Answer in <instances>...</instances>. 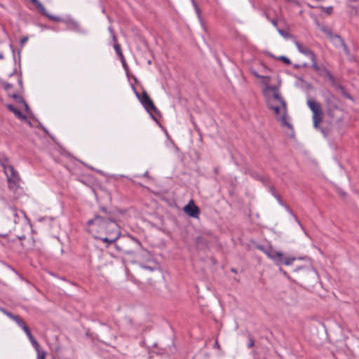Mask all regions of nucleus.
<instances>
[{
    "mask_svg": "<svg viewBox=\"0 0 359 359\" xmlns=\"http://www.w3.org/2000/svg\"><path fill=\"white\" fill-rule=\"evenodd\" d=\"M330 40L336 47H341L344 43L341 37L336 34Z\"/></svg>",
    "mask_w": 359,
    "mask_h": 359,
    "instance_id": "18",
    "label": "nucleus"
},
{
    "mask_svg": "<svg viewBox=\"0 0 359 359\" xmlns=\"http://www.w3.org/2000/svg\"><path fill=\"white\" fill-rule=\"evenodd\" d=\"M22 330H24V332H25V334H26V335L27 336L28 338L30 337V335H32L31 332H30V330H29V328L28 327L27 325L26 327H23Z\"/></svg>",
    "mask_w": 359,
    "mask_h": 359,
    "instance_id": "33",
    "label": "nucleus"
},
{
    "mask_svg": "<svg viewBox=\"0 0 359 359\" xmlns=\"http://www.w3.org/2000/svg\"><path fill=\"white\" fill-rule=\"evenodd\" d=\"M0 165L2 166L4 169V172H6V169L7 167H12L13 165L9 164L8 159L6 157H2L0 158Z\"/></svg>",
    "mask_w": 359,
    "mask_h": 359,
    "instance_id": "22",
    "label": "nucleus"
},
{
    "mask_svg": "<svg viewBox=\"0 0 359 359\" xmlns=\"http://www.w3.org/2000/svg\"><path fill=\"white\" fill-rule=\"evenodd\" d=\"M6 107L9 111H12L19 119H26V116L22 114V113L20 110L17 109L13 104H7Z\"/></svg>",
    "mask_w": 359,
    "mask_h": 359,
    "instance_id": "16",
    "label": "nucleus"
},
{
    "mask_svg": "<svg viewBox=\"0 0 359 359\" xmlns=\"http://www.w3.org/2000/svg\"><path fill=\"white\" fill-rule=\"evenodd\" d=\"M127 320L129 323H132V320L130 318H127Z\"/></svg>",
    "mask_w": 359,
    "mask_h": 359,
    "instance_id": "45",
    "label": "nucleus"
},
{
    "mask_svg": "<svg viewBox=\"0 0 359 359\" xmlns=\"http://www.w3.org/2000/svg\"><path fill=\"white\" fill-rule=\"evenodd\" d=\"M256 248L263 252L269 258L273 260L276 264H280L283 261V254L280 252L276 251L271 246L265 247L257 245Z\"/></svg>",
    "mask_w": 359,
    "mask_h": 359,
    "instance_id": "7",
    "label": "nucleus"
},
{
    "mask_svg": "<svg viewBox=\"0 0 359 359\" xmlns=\"http://www.w3.org/2000/svg\"><path fill=\"white\" fill-rule=\"evenodd\" d=\"M4 173L6 175L9 189L15 192L20 187V178L18 172L12 166L7 167Z\"/></svg>",
    "mask_w": 359,
    "mask_h": 359,
    "instance_id": "6",
    "label": "nucleus"
},
{
    "mask_svg": "<svg viewBox=\"0 0 359 359\" xmlns=\"http://www.w3.org/2000/svg\"><path fill=\"white\" fill-rule=\"evenodd\" d=\"M248 343L247 344L248 348H250L255 346V339L250 334H248Z\"/></svg>",
    "mask_w": 359,
    "mask_h": 359,
    "instance_id": "25",
    "label": "nucleus"
},
{
    "mask_svg": "<svg viewBox=\"0 0 359 359\" xmlns=\"http://www.w3.org/2000/svg\"><path fill=\"white\" fill-rule=\"evenodd\" d=\"M278 60L283 61L286 65H290L291 64L290 60L288 57H287L286 56H283H283H280L278 57Z\"/></svg>",
    "mask_w": 359,
    "mask_h": 359,
    "instance_id": "30",
    "label": "nucleus"
},
{
    "mask_svg": "<svg viewBox=\"0 0 359 359\" xmlns=\"http://www.w3.org/2000/svg\"><path fill=\"white\" fill-rule=\"evenodd\" d=\"M341 47L343 48L344 50V53H346V55L347 56H350L351 54H350V51L347 47V46L345 44V43H344V45H342Z\"/></svg>",
    "mask_w": 359,
    "mask_h": 359,
    "instance_id": "34",
    "label": "nucleus"
},
{
    "mask_svg": "<svg viewBox=\"0 0 359 359\" xmlns=\"http://www.w3.org/2000/svg\"><path fill=\"white\" fill-rule=\"evenodd\" d=\"M274 104H278V105H280V104H278V102H274Z\"/></svg>",
    "mask_w": 359,
    "mask_h": 359,
    "instance_id": "52",
    "label": "nucleus"
},
{
    "mask_svg": "<svg viewBox=\"0 0 359 359\" xmlns=\"http://www.w3.org/2000/svg\"><path fill=\"white\" fill-rule=\"evenodd\" d=\"M9 210L12 213L13 222L15 224H18L20 222V219L22 217L27 218L26 214L23 211H20V214L18 212V210L14 206H9Z\"/></svg>",
    "mask_w": 359,
    "mask_h": 359,
    "instance_id": "14",
    "label": "nucleus"
},
{
    "mask_svg": "<svg viewBox=\"0 0 359 359\" xmlns=\"http://www.w3.org/2000/svg\"><path fill=\"white\" fill-rule=\"evenodd\" d=\"M302 66H303L304 67H308V65H307L306 63H304V64H303V65H302Z\"/></svg>",
    "mask_w": 359,
    "mask_h": 359,
    "instance_id": "47",
    "label": "nucleus"
},
{
    "mask_svg": "<svg viewBox=\"0 0 359 359\" xmlns=\"http://www.w3.org/2000/svg\"><path fill=\"white\" fill-rule=\"evenodd\" d=\"M87 230L95 238L107 243H115L120 236L118 224L115 221L113 214L102 207L93 219L87 222Z\"/></svg>",
    "mask_w": 359,
    "mask_h": 359,
    "instance_id": "1",
    "label": "nucleus"
},
{
    "mask_svg": "<svg viewBox=\"0 0 359 359\" xmlns=\"http://www.w3.org/2000/svg\"><path fill=\"white\" fill-rule=\"evenodd\" d=\"M15 72V70L13 72L11 73V74H9V76H12Z\"/></svg>",
    "mask_w": 359,
    "mask_h": 359,
    "instance_id": "50",
    "label": "nucleus"
},
{
    "mask_svg": "<svg viewBox=\"0 0 359 359\" xmlns=\"http://www.w3.org/2000/svg\"><path fill=\"white\" fill-rule=\"evenodd\" d=\"M3 58H4V55H3V54H2V53H0V59L1 60V59H3Z\"/></svg>",
    "mask_w": 359,
    "mask_h": 359,
    "instance_id": "46",
    "label": "nucleus"
},
{
    "mask_svg": "<svg viewBox=\"0 0 359 359\" xmlns=\"http://www.w3.org/2000/svg\"><path fill=\"white\" fill-rule=\"evenodd\" d=\"M267 89L271 90V91H272L273 93V96H275L276 95H280V94L278 92V88L277 86H267Z\"/></svg>",
    "mask_w": 359,
    "mask_h": 359,
    "instance_id": "26",
    "label": "nucleus"
},
{
    "mask_svg": "<svg viewBox=\"0 0 359 359\" xmlns=\"http://www.w3.org/2000/svg\"><path fill=\"white\" fill-rule=\"evenodd\" d=\"M262 72L266 74V72H270V69L266 67L264 65H262Z\"/></svg>",
    "mask_w": 359,
    "mask_h": 359,
    "instance_id": "36",
    "label": "nucleus"
},
{
    "mask_svg": "<svg viewBox=\"0 0 359 359\" xmlns=\"http://www.w3.org/2000/svg\"><path fill=\"white\" fill-rule=\"evenodd\" d=\"M295 260V258L294 257H287L283 259L281 262V264L283 262L285 265H290Z\"/></svg>",
    "mask_w": 359,
    "mask_h": 359,
    "instance_id": "29",
    "label": "nucleus"
},
{
    "mask_svg": "<svg viewBox=\"0 0 359 359\" xmlns=\"http://www.w3.org/2000/svg\"><path fill=\"white\" fill-rule=\"evenodd\" d=\"M306 103L313 113L312 119L313 127L315 128H318L319 124L322 122L323 118V112L321 104L313 99H309Z\"/></svg>",
    "mask_w": 359,
    "mask_h": 359,
    "instance_id": "4",
    "label": "nucleus"
},
{
    "mask_svg": "<svg viewBox=\"0 0 359 359\" xmlns=\"http://www.w3.org/2000/svg\"><path fill=\"white\" fill-rule=\"evenodd\" d=\"M252 74L258 79H262V83L266 85V86H269L270 81H271V76L269 75H260L255 70L251 69Z\"/></svg>",
    "mask_w": 359,
    "mask_h": 359,
    "instance_id": "15",
    "label": "nucleus"
},
{
    "mask_svg": "<svg viewBox=\"0 0 359 359\" xmlns=\"http://www.w3.org/2000/svg\"><path fill=\"white\" fill-rule=\"evenodd\" d=\"M135 95L144 109L151 115L152 118L157 121V119L153 114H159L160 111L154 105L147 91L144 90L142 95H140L137 91H135Z\"/></svg>",
    "mask_w": 359,
    "mask_h": 359,
    "instance_id": "5",
    "label": "nucleus"
},
{
    "mask_svg": "<svg viewBox=\"0 0 359 359\" xmlns=\"http://www.w3.org/2000/svg\"><path fill=\"white\" fill-rule=\"evenodd\" d=\"M8 95L12 97L18 103L22 104L25 102V100L22 97V96H21L18 94L13 93L11 95V94L8 93Z\"/></svg>",
    "mask_w": 359,
    "mask_h": 359,
    "instance_id": "23",
    "label": "nucleus"
},
{
    "mask_svg": "<svg viewBox=\"0 0 359 359\" xmlns=\"http://www.w3.org/2000/svg\"><path fill=\"white\" fill-rule=\"evenodd\" d=\"M31 344L35 348L36 351L41 348L40 345L36 340L34 341H32V343H31Z\"/></svg>",
    "mask_w": 359,
    "mask_h": 359,
    "instance_id": "35",
    "label": "nucleus"
},
{
    "mask_svg": "<svg viewBox=\"0 0 359 359\" xmlns=\"http://www.w3.org/2000/svg\"><path fill=\"white\" fill-rule=\"evenodd\" d=\"M295 46L297 50L304 55L309 57L312 63L316 60V57L315 53L308 47L302 46L299 42L295 41Z\"/></svg>",
    "mask_w": 359,
    "mask_h": 359,
    "instance_id": "12",
    "label": "nucleus"
},
{
    "mask_svg": "<svg viewBox=\"0 0 359 359\" xmlns=\"http://www.w3.org/2000/svg\"><path fill=\"white\" fill-rule=\"evenodd\" d=\"M112 38H113V41L115 42L114 45V50H115L116 54L118 55L119 58L123 57V53L121 50V45L119 43H116V38L114 34L112 35Z\"/></svg>",
    "mask_w": 359,
    "mask_h": 359,
    "instance_id": "19",
    "label": "nucleus"
},
{
    "mask_svg": "<svg viewBox=\"0 0 359 359\" xmlns=\"http://www.w3.org/2000/svg\"><path fill=\"white\" fill-rule=\"evenodd\" d=\"M22 121H25L29 126H32V123L29 120L27 119L26 117V119H22Z\"/></svg>",
    "mask_w": 359,
    "mask_h": 359,
    "instance_id": "41",
    "label": "nucleus"
},
{
    "mask_svg": "<svg viewBox=\"0 0 359 359\" xmlns=\"http://www.w3.org/2000/svg\"><path fill=\"white\" fill-rule=\"evenodd\" d=\"M312 68L322 77L325 79L330 81L332 82L334 81V78L330 71H329L323 65H318L317 64V61L316 60L312 63Z\"/></svg>",
    "mask_w": 359,
    "mask_h": 359,
    "instance_id": "9",
    "label": "nucleus"
},
{
    "mask_svg": "<svg viewBox=\"0 0 359 359\" xmlns=\"http://www.w3.org/2000/svg\"><path fill=\"white\" fill-rule=\"evenodd\" d=\"M269 191H270L271 195L277 199L278 203L280 205H283V202L281 200L280 196L277 193L275 187L272 185L269 186Z\"/></svg>",
    "mask_w": 359,
    "mask_h": 359,
    "instance_id": "20",
    "label": "nucleus"
},
{
    "mask_svg": "<svg viewBox=\"0 0 359 359\" xmlns=\"http://www.w3.org/2000/svg\"><path fill=\"white\" fill-rule=\"evenodd\" d=\"M19 238L21 240V239H22V238H25V236L19 237Z\"/></svg>",
    "mask_w": 359,
    "mask_h": 359,
    "instance_id": "53",
    "label": "nucleus"
},
{
    "mask_svg": "<svg viewBox=\"0 0 359 359\" xmlns=\"http://www.w3.org/2000/svg\"><path fill=\"white\" fill-rule=\"evenodd\" d=\"M18 83H19L20 86L22 85V78L20 76H18Z\"/></svg>",
    "mask_w": 359,
    "mask_h": 359,
    "instance_id": "43",
    "label": "nucleus"
},
{
    "mask_svg": "<svg viewBox=\"0 0 359 359\" xmlns=\"http://www.w3.org/2000/svg\"><path fill=\"white\" fill-rule=\"evenodd\" d=\"M39 12L53 22H60L62 19L58 16L52 15L47 13L46 9L39 0H31Z\"/></svg>",
    "mask_w": 359,
    "mask_h": 359,
    "instance_id": "10",
    "label": "nucleus"
},
{
    "mask_svg": "<svg viewBox=\"0 0 359 359\" xmlns=\"http://www.w3.org/2000/svg\"><path fill=\"white\" fill-rule=\"evenodd\" d=\"M37 352V359H45L46 355V352L41 348L36 351Z\"/></svg>",
    "mask_w": 359,
    "mask_h": 359,
    "instance_id": "27",
    "label": "nucleus"
},
{
    "mask_svg": "<svg viewBox=\"0 0 359 359\" xmlns=\"http://www.w3.org/2000/svg\"><path fill=\"white\" fill-rule=\"evenodd\" d=\"M214 347H216L217 348H220L219 344L217 340L215 341V344H214Z\"/></svg>",
    "mask_w": 359,
    "mask_h": 359,
    "instance_id": "40",
    "label": "nucleus"
},
{
    "mask_svg": "<svg viewBox=\"0 0 359 359\" xmlns=\"http://www.w3.org/2000/svg\"><path fill=\"white\" fill-rule=\"evenodd\" d=\"M67 24L69 29L78 32H81L82 31L80 25L75 20H69Z\"/></svg>",
    "mask_w": 359,
    "mask_h": 359,
    "instance_id": "17",
    "label": "nucleus"
},
{
    "mask_svg": "<svg viewBox=\"0 0 359 359\" xmlns=\"http://www.w3.org/2000/svg\"><path fill=\"white\" fill-rule=\"evenodd\" d=\"M28 39L27 37H24L21 39L20 42L22 44H24L25 43H26Z\"/></svg>",
    "mask_w": 359,
    "mask_h": 359,
    "instance_id": "39",
    "label": "nucleus"
},
{
    "mask_svg": "<svg viewBox=\"0 0 359 359\" xmlns=\"http://www.w3.org/2000/svg\"><path fill=\"white\" fill-rule=\"evenodd\" d=\"M3 86H4V88L8 92V93H9V90L12 88V84L9 83H7V82H4L3 83Z\"/></svg>",
    "mask_w": 359,
    "mask_h": 359,
    "instance_id": "32",
    "label": "nucleus"
},
{
    "mask_svg": "<svg viewBox=\"0 0 359 359\" xmlns=\"http://www.w3.org/2000/svg\"><path fill=\"white\" fill-rule=\"evenodd\" d=\"M346 97H348V99H351V97L349 95H346Z\"/></svg>",
    "mask_w": 359,
    "mask_h": 359,
    "instance_id": "48",
    "label": "nucleus"
},
{
    "mask_svg": "<svg viewBox=\"0 0 359 359\" xmlns=\"http://www.w3.org/2000/svg\"><path fill=\"white\" fill-rule=\"evenodd\" d=\"M119 59H120V60H121V63H122L123 67L124 68V69H125L126 72H128V65H127V63H126V60H125L124 56H123V57H120Z\"/></svg>",
    "mask_w": 359,
    "mask_h": 359,
    "instance_id": "31",
    "label": "nucleus"
},
{
    "mask_svg": "<svg viewBox=\"0 0 359 359\" xmlns=\"http://www.w3.org/2000/svg\"><path fill=\"white\" fill-rule=\"evenodd\" d=\"M267 105L269 109L274 111L277 120L280 121L283 126L289 128L292 126L287 122V105L281 95H276L275 96L269 97L267 100Z\"/></svg>",
    "mask_w": 359,
    "mask_h": 359,
    "instance_id": "2",
    "label": "nucleus"
},
{
    "mask_svg": "<svg viewBox=\"0 0 359 359\" xmlns=\"http://www.w3.org/2000/svg\"><path fill=\"white\" fill-rule=\"evenodd\" d=\"M327 104H328V109H327V114L330 116V117H332L334 115H333V111L334 109H337L338 107L336 104H332L331 102L330 101H327Z\"/></svg>",
    "mask_w": 359,
    "mask_h": 359,
    "instance_id": "21",
    "label": "nucleus"
},
{
    "mask_svg": "<svg viewBox=\"0 0 359 359\" xmlns=\"http://www.w3.org/2000/svg\"><path fill=\"white\" fill-rule=\"evenodd\" d=\"M116 250L123 254L132 255L137 252L141 248L140 242L133 237H123L115 244Z\"/></svg>",
    "mask_w": 359,
    "mask_h": 359,
    "instance_id": "3",
    "label": "nucleus"
},
{
    "mask_svg": "<svg viewBox=\"0 0 359 359\" xmlns=\"http://www.w3.org/2000/svg\"><path fill=\"white\" fill-rule=\"evenodd\" d=\"M278 32L285 39H290L292 37V35L285 30L278 29Z\"/></svg>",
    "mask_w": 359,
    "mask_h": 359,
    "instance_id": "24",
    "label": "nucleus"
},
{
    "mask_svg": "<svg viewBox=\"0 0 359 359\" xmlns=\"http://www.w3.org/2000/svg\"><path fill=\"white\" fill-rule=\"evenodd\" d=\"M322 31L326 34L329 39H330L335 34H333L330 29L325 27H323Z\"/></svg>",
    "mask_w": 359,
    "mask_h": 359,
    "instance_id": "28",
    "label": "nucleus"
},
{
    "mask_svg": "<svg viewBox=\"0 0 359 359\" xmlns=\"http://www.w3.org/2000/svg\"><path fill=\"white\" fill-rule=\"evenodd\" d=\"M295 219L300 224V222H299V221L298 220V219L297 217L295 218Z\"/></svg>",
    "mask_w": 359,
    "mask_h": 359,
    "instance_id": "51",
    "label": "nucleus"
},
{
    "mask_svg": "<svg viewBox=\"0 0 359 359\" xmlns=\"http://www.w3.org/2000/svg\"><path fill=\"white\" fill-rule=\"evenodd\" d=\"M271 22H272V24H273L275 27H276V26H277V21H276V20H273L271 21Z\"/></svg>",
    "mask_w": 359,
    "mask_h": 359,
    "instance_id": "44",
    "label": "nucleus"
},
{
    "mask_svg": "<svg viewBox=\"0 0 359 359\" xmlns=\"http://www.w3.org/2000/svg\"><path fill=\"white\" fill-rule=\"evenodd\" d=\"M22 104L25 107V109L27 111L29 110V107L28 104H27V102L25 101L22 103Z\"/></svg>",
    "mask_w": 359,
    "mask_h": 359,
    "instance_id": "38",
    "label": "nucleus"
},
{
    "mask_svg": "<svg viewBox=\"0 0 359 359\" xmlns=\"http://www.w3.org/2000/svg\"><path fill=\"white\" fill-rule=\"evenodd\" d=\"M28 339H29V341H30L31 343H32V341H36V339H34V337H33V335H30V337H29V338H28Z\"/></svg>",
    "mask_w": 359,
    "mask_h": 359,
    "instance_id": "42",
    "label": "nucleus"
},
{
    "mask_svg": "<svg viewBox=\"0 0 359 359\" xmlns=\"http://www.w3.org/2000/svg\"><path fill=\"white\" fill-rule=\"evenodd\" d=\"M1 311L6 314L8 318H10L11 319H12L13 320H14L19 327H20L22 329H23V327H26L27 325L26 323H25V321L18 315H14L12 313L4 309H1Z\"/></svg>",
    "mask_w": 359,
    "mask_h": 359,
    "instance_id": "13",
    "label": "nucleus"
},
{
    "mask_svg": "<svg viewBox=\"0 0 359 359\" xmlns=\"http://www.w3.org/2000/svg\"><path fill=\"white\" fill-rule=\"evenodd\" d=\"M312 68L322 77L325 79L330 81L332 82L334 81V78L330 71H329L323 65H318L317 64V61L316 60L312 63Z\"/></svg>",
    "mask_w": 359,
    "mask_h": 359,
    "instance_id": "8",
    "label": "nucleus"
},
{
    "mask_svg": "<svg viewBox=\"0 0 359 359\" xmlns=\"http://www.w3.org/2000/svg\"><path fill=\"white\" fill-rule=\"evenodd\" d=\"M196 12H197V13H198V12H199V9H198V8H197L196 6Z\"/></svg>",
    "mask_w": 359,
    "mask_h": 359,
    "instance_id": "49",
    "label": "nucleus"
},
{
    "mask_svg": "<svg viewBox=\"0 0 359 359\" xmlns=\"http://www.w3.org/2000/svg\"><path fill=\"white\" fill-rule=\"evenodd\" d=\"M184 211L187 215L193 218H198L200 215L199 208L194 204L192 200L184 206Z\"/></svg>",
    "mask_w": 359,
    "mask_h": 359,
    "instance_id": "11",
    "label": "nucleus"
},
{
    "mask_svg": "<svg viewBox=\"0 0 359 359\" xmlns=\"http://www.w3.org/2000/svg\"><path fill=\"white\" fill-rule=\"evenodd\" d=\"M323 9L327 14H330L332 11V7L331 6L324 8Z\"/></svg>",
    "mask_w": 359,
    "mask_h": 359,
    "instance_id": "37",
    "label": "nucleus"
}]
</instances>
